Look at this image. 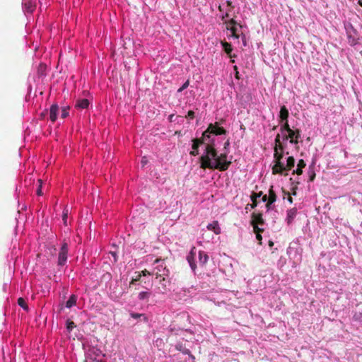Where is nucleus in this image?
I'll use <instances>...</instances> for the list:
<instances>
[{
  "label": "nucleus",
  "instance_id": "nucleus-1",
  "mask_svg": "<svg viewBox=\"0 0 362 362\" xmlns=\"http://www.w3.org/2000/svg\"><path fill=\"white\" fill-rule=\"evenodd\" d=\"M204 153L199 158L200 168L202 169H217L220 171H226L231 165V161L227 160L226 153L218 155L214 144L206 146Z\"/></svg>",
  "mask_w": 362,
  "mask_h": 362
},
{
  "label": "nucleus",
  "instance_id": "nucleus-2",
  "mask_svg": "<svg viewBox=\"0 0 362 362\" xmlns=\"http://www.w3.org/2000/svg\"><path fill=\"white\" fill-rule=\"evenodd\" d=\"M159 264L154 269L152 274L155 275L156 279L160 278V281H165V277L169 274V270L166 268V265L163 261L156 259L154 262Z\"/></svg>",
  "mask_w": 362,
  "mask_h": 362
},
{
  "label": "nucleus",
  "instance_id": "nucleus-3",
  "mask_svg": "<svg viewBox=\"0 0 362 362\" xmlns=\"http://www.w3.org/2000/svg\"><path fill=\"white\" fill-rule=\"evenodd\" d=\"M284 157V151H274V165L272 168V174L277 175L281 173V170L283 166L282 158Z\"/></svg>",
  "mask_w": 362,
  "mask_h": 362
},
{
  "label": "nucleus",
  "instance_id": "nucleus-4",
  "mask_svg": "<svg viewBox=\"0 0 362 362\" xmlns=\"http://www.w3.org/2000/svg\"><path fill=\"white\" fill-rule=\"evenodd\" d=\"M207 134H213L214 135H223L226 134V130L223 127H219L218 122L214 124H209L207 129L204 132V136L208 135Z\"/></svg>",
  "mask_w": 362,
  "mask_h": 362
},
{
  "label": "nucleus",
  "instance_id": "nucleus-5",
  "mask_svg": "<svg viewBox=\"0 0 362 362\" xmlns=\"http://www.w3.org/2000/svg\"><path fill=\"white\" fill-rule=\"evenodd\" d=\"M346 30L349 44L351 46L356 45L358 40V36L356 30L353 28L351 25L346 26Z\"/></svg>",
  "mask_w": 362,
  "mask_h": 362
},
{
  "label": "nucleus",
  "instance_id": "nucleus-6",
  "mask_svg": "<svg viewBox=\"0 0 362 362\" xmlns=\"http://www.w3.org/2000/svg\"><path fill=\"white\" fill-rule=\"evenodd\" d=\"M68 255V245L64 243L60 248L58 255V265L63 266L66 264Z\"/></svg>",
  "mask_w": 362,
  "mask_h": 362
},
{
  "label": "nucleus",
  "instance_id": "nucleus-7",
  "mask_svg": "<svg viewBox=\"0 0 362 362\" xmlns=\"http://www.w3.org/2000/svg\"><path fill=\"white\" fill-rule=\"evenodd\" d=\"M301 131L299 129H291L288 134L290 139V143L293 144H297L299 142V139H300Z\"/></svg>",
  "mask_w": 362,
  "mask_h": 362
},
{
  "label": "nucleus",
  "instance_id": "nucleus-8",
  "mask_svg": "<svg viewBox=\"0 0 362 362\" xmlns=\"http://www.w3.org/2000/svg\"><path fill=\"white\" fill-rule=\"evenodd\" d=\"M295 158L293 156H289L287 158L286 160V165H285L283 163L282 169L281 170V173H279L278 175H283L284 171H289L291 170L295 165Z\"/></svg>",
  "mask_w": 362,
  "mask_h": 362
},
{
  "label": "nucleus",
  "instance_id": "nucleus-9",
  "mask_svg": "<svg viewBox=\"0 0 362 362\" xmlns=\"http://www.w3.org/2000/svg\"><path fill=\"white\" fill-rule=\"evenodd\" d=\"M175 349L177 351L182 352V354L188 355L192 360L195 359L194 356L192 354V353L189 351V349L186 348L185 345L183 344L182 343H181V342L177 343L175 345Z\"/></svg>",
  "mask_w": 362,
  "mask_h": 362
},
{
  "label": "nucleus",
  "instance_id": "nucleus-10",
  "mask_svg": "<svg viewBox=\"0 0 362 362\" xmlns=\"http://www.w3.org/2000/svg\"><path fill=\"white\" fill-rule=\"evenodd\" d=\"M59 111V107L57 104L51 105L49 109V118L52 122H54L57 120Z\"/></svg>",
  "mask_w": 362,
  "mask_h": 362
},
{
  "label": "nucleus",
  "instance_id": "nucleus-11",
  "mask_svg": "<svg viewBox=\"0 0 362 362\" xmlns=\"http://www.w3.org/2000/svg\"><path fill=\"white\" fill-rule=\"evenodd\" d=\"M202 144V141L199 139H194L192 140V151H190L189 154L193 156H196L199 154V147Z\"/></svg>",
  "mask_w": 362,
  "mask_h": 362
},
{
  "label": "nucleus",
  "instance_id": "nucleus-12",
  "mask_svg": "<svg viewBox=\"0 0 362 362\" xmlns=\"http://www.w3.org/2000/svg\"><path fill=\"white\" fill-rule=\"evenodd\" d=\"M195 255V247H193L187 257V260L189 262V266L192 270H194L197 267L194 262Z\"/></svg>",
  "mask_w": 362,
  "mask_h": 362
},
{
  "label": "nucleus",
  "instance_id": "nucleus-13",
  "mask_svg": "<svg viewBox=\"0 0 362 362\" xmlns=\"http://www.w3.org/2000/svg\"><path fill=\"white\" fill-rule=\"evenodd\" d=\"M255 223L257 225H263L264 221L262 218V214L261 213H252L251 223Z\"/></svg>",
  "mask_w": 362,
  "mask_h": 362
},
{
  "label": "nucleus",
  "instance_id": "nucleus-14",
  "mask_svg": "<svg viewBox=\"0 0 362 362\" xmlns=\"http://www.w3.org/2000/svg\"><path fill=\"white\" fill-rule=\"evenodd\" d=\"M89 105L90 102L88 99H78L76 100L75 107L78 109H86L88 107Z\"/></svg>",
  "mask_w": 362,
  "mask_h": 362
},
{
  "label": "nucleus",
  "instance_id": "nucleus-15",
  "mask_svg": "<svg viewBox=\"0 0 362 362\" xmlns=\"http://www.w3.org/2000/svg\"><path fill=\"white\" fill-rule=\"evenodd\" d=\"M206 228L208 230L214 231L216 235L220 234L221 231L217 221H214L211 223L208 224Z\"/></svg>",
  "mask_w": 362,
  "mask_h": 362
},
{
  "label": "nucleus",
  "instance_id": "nucleus-16",
  "mask_svg": "<svg viewBox=\"0 0 362 362\" xmlns=\"http://www.w3.org/2000/svg\"><path fill=\"white\" fill-rule=\"evenodd\" d=\"M297 214L296 208H292L287 211L286 221L288 224H291Z\"/></svg>",
  "mask_w": 362,
  "mask_h": 362
},
{
  "label": "nucleus",
  "instance_id": "nucleus-17",
  "mask_svg": "<svg viewBox=\"0 0 362 362\" xmlns=\"http://www.w3.org/2000/svg\"><path fill=\"white\" fill-rule=\"evenodd\" d=\"M306 166V163L304 160L300 159L298 160V163L297 164V168L296 170L293 171V174H297L298 175H300L303 173V169Z\"/></svg>",
  "mask_w": 362,
  "mask_h": 362
},
{
  "label": "nucleus",
  "instance_id": "nucleus-18",
  "mask_svg": "<svg viewBox=\"0 0 362 362\" xmlns=\"http://www.w3.org/2000/svg\"><path fill=\"white\" fill-rule=\"evenodd\" d=\"M288 116H289V112H288V109L286 108V107L285 105L282 106L280 109V112H279V117L281 119V121L283 122V121L288 120Z\"/></svg>",
  "mask_w": 362,
  "mask_h": 362
},
{
  "label": "nucleus",
  "instance_id": "nucleus-19",
  "mask_svg": "<svg viewBox=\"0 0 362 362\" xmlns=\"http://www.w3.org/2000/svg\"><path fill=\"white\" fill-rule=\"evenodd\" d=\"M262 194V192H259V193H255V192H253L251 196H250V198H251V200L252 202V204H251V207L252 209H254L255 207L257 206V201H256V199L260 197Z\"/></svg>",
  "mask_w": 362,
  "mask_h": 362
},
{
  "label": "nucleus",
  "instance_id": "nucleus-20",
  "mask_svg": "<svg viewBox=\"0 0 362 362\" xmlns=\"http://www.w3.org/2000/svg\"><path fill=\"white\" fill-rule=\"evenodd\" d=\"M221 44L226 53H227L230 58L233 57L234 56L230 54L233 51L231 45L227 42H222Z\"/></svg>",
  "mask_w": 362,
  "mask_h": 362
},
{
  "label": "nucleus",
  "instance_id": "nucleus-21",
  "mask_svg": "<svg viewBox=\"0 0 362 362\" xmlns=\"http://www.w3.org/2000/svg\"><path fill=\"white\" fill-rule=\"evenodd\" d=\"M207 134L208 135L204 136V133H203L202 137L199 138L202 141V144H204V143H206V146H207V145L211 144H214V139H211V134Z\"/></svg>",
  "mask_w": 362,
  "mask_h": 362
},
{
  "label": "nucleus",
  "instance_id": "nucleus-22",
  "mask_svg": "<svg viewBox=\"0 0 362 362\" xmlns=\"http://www.w3.org/2000/svg\"><path fill=\"white\" fill-rule=\"evenodd\" d=\"M208 259H209V257L206 255V253H205L203 251H200L199 252V264H200L204 265L207 262Z\"/></svg>",
  "mask_w": 362,
  "mask_h": 362
},
{
  "label": "nucleus",
  "instance_id": "nucleus-23",
  "mask_svg": "<svg viewBox=\"0 0 362 362\" xmlns=\"http://www.w3.org/2000/svg\"><path fill=\"white\" fill-rule=\"evenodd\" d=\"M77 297L75 295H71L69 300L66 303V307L68 308H71L72 306L75 305L76 303Z\"/></svg>",
  "mask_w": 362,
  "mask_h": 362
},
{
  "label": "nucleus",
  "instance_id": "nucleus-24",
  "mask_svg": "<svg viewBox=\"0 0 362 362\" xmlns=\"http://www.w3.org/2000/svg\"><path fill=\"white\" fill-rule=\"evenodd\" d=\"M269 204H273L276 200V194L275 192L273 189V186H271L269 190Z\"/></svg>",
  "mask_w": 362,
  "mask_h": 362
},
{
  "label": "nucleus",
  "instance_id": "nucleus-25",
  "mask_svg": "<svg viewBox=\"0 0 362 362\" xmlns=\"http://www.w3.org/2000/svg\"><path fill=\"white\" fill-rule=\"evenodd\" d=\"M130 316L134 319H139L142 318L144 322H148V317L145 315V314L136 313H130Z\"/></svg>",
  "mask_w": 362,
  "mask_h": 362
},
{
  "label": "nucleus",
  "instance_id": "nucleus-26",
  "mask_svg": "<svg viewBox=\"0 0 362 362\" xmlns=\"http://www.w3.org/2000/svg\"><path fill=\"white\" fill-rule=\"evenodd\" d=\"M151 293L148 291H141L139 293L138 298L140 300H148L150 297Z\"/></svg>",
  "mask_w": 362,
  "mask_h": 362
},
{
  "label": "nucleus",
  "instance_id": "nucleus-27",
  "mask_svg": "<svg viewBox=\"0 0 362 362\" xmlns=\"http://www.w3.org/2000/svg\"><path fill=\"white\" fill-rule=\"evenodd\" d=\"M160 281V286H158V289L160 290V293H164L167 291V284L168 281L165 279V281Z\"/></svg>",
  "mask_w": 362,
  "mask_h": 362
},
{
  "label": "nucleus",
  "instance_id": "nucleus-28",
  "mask_svg": "<svg viewBox=\"0 0 362 362\" xmlns=\"http://www.w3.org/2000/svg\"><path fill=\"white\" fill-rule=\"evenodd\" d=\"M69 106H64L62 107L61 111V117L62 118H66L69 116Z\"/></svg>",
  "mask_w": 362,
  "mask_h": 362
},
{
  "label": "nucleus",
  "instance_id": "nucleus-29",
  "mask_svg": "<svg viewBox=\"0 0 362 362\" xmlns=\"http://www.w3.org/2000/svg\"><path fill=\"white\" fill-rule=\"evenodd\" d=\"M284 124L281 126L280 130L281 132L286 131L288 132L291 129L290 128V126L288 124V121H283Z\"/></svg>",
  "mask_w": 362,
  "mask_h": 362
},
{
  "label": "nucleus",
  "instance_id": "nucleus-30",
  "mask_svg": "<svg viewBox=\"0 0 362 362\" xmlns=\"http://www.w3.org/2000/svg\"><path fill=\"white\" fill-rule=\"evenodd\" d=\"M18 304L19 305V306L23 308L25 310H28V306L25 300L23 298H19L18 299Z\"/></svg>",
  "mask_w": 362,
  "mask_h": 362
},
{
  "label": "nucleus",
  "instance_id": "nucleus-31",
  "mask_svg": "<svg viewBox=\"0 0 362 362\" xmlns=\"http://www.w3.org/2000/svg\"><path fill=\"white\" fill-rule=\"evenodd\" d=\"M75 327L76 325L73 321L70 320H68L66 321V329H68L69 332H71Z\"/></svg>",
  "mask_w": 362,
  "mask_h": 362
},
{
  "label": "nucleus",
  "instance_id": "nucleus-32",
  "mask_svg": "<svg viewBox=\"0 0 362 362\" xmlns=\"http://www.w3.org/2000/svg\"><path fill=\"white\" fill-rule=\"evenodd\" d=\"M230 31H231V33H232V36L235 37V38H239L240 35L238 33V28L236 26H231V28H230Z\"/></svg>",
  "mask_w": 362,
  "mask_h": 362
},
{
  "label": "nucleus",
  "instance_id": "nucleus-33",
  "mask_svg": "<svg viewBox=\"0 0 362 362\" xmlns=\"http://www.w3.org/2000/svg\"><path fill=\"white\" fill-rule=\"evenodd\" d=\"M68 212H69L68 209H67V208H65V209H64L63 215H62V220H63V222H64V225H66V224H67Z\"/></svg>",
  "mask_w": 362,
  "mask_h": 362
},
{
  "label": "nucleus",
  "instance_id": "nucleus-34",
  "mask_svg": "<svg viewBox=\"0 0 362 362\" xmlns=\"http://www.w3.org/2000/svg\"><path fill=\"white\" fill-rule=\"evenodd\" d=\"M251 225L253 227V230H254V232L257 234V233H261L264 231V229L263 228H260L258 227V225L257 224H255V223H251Z\"/></svg>",
  "mask_w": 362,
  "mask_h": 362
},
{
  "label": "nucleus",
  "instance_id": "nucleus-35",
  "mask_svg": "<svg viewBox=\"0 0 362 362\" xmlns=\"http://www.w3.org/2000/svg\"><path fill=\"white\" fill-rule=\"evenodd\" d=\"M38 187H37V189L36 190V193L38 196H41L42 194V180H38Z\"/></svg>",
  "mask_w": 362,
  "mask_h": 362
},
{
  "label": "nucleus",
  "instance_id": "nucleus-36",
  "mask_svg": "<svg viewBox=\"0 0 362 362\" xmlns=\"http://www.w3.org/2000/svg\"><path fill=\"white\" fill-rule=\"evenodd\" d=\"M189 80L186 81L182 84V86L177 90V92L178 93H181L182 90H184L185 89H186L189 86Z\"/></svg>",
  "mask_w": 362,
  "mask_h": 362
},
{
  "label": "nucleus",
  "instance_id": "nucleus-37",
  "mask_svg": "<svg viewBox=\"0 0 362 362\" xmlns=\"http://www.w3.org/2000/svg\"><path fill=\"white\" fill-rule=\"evenodd\" d=\"M284 151V147L283 144H277V146H274V151Z\"/></svg>",
  "mask_w": 362,
  "mask_h": 362
},
{
  "label": "nucleus",
  "instance_id": "nucleus-38",
  "mask_svg": "<svg viewBox=\"0 0 362 362\" xmlns=\"http://www.w3.org/2000/svg\"><path fill=\"white\" fill-rule=\"evenodd\" d=\"M274 141H275V146H277V144H282L281 142V136L279 134H278L276 136Z\"/></svg>",
  "mask_w": 362,
  "mask_h": 362
},
{
  "label": "nucleus",
  "instance_id": "nucleus-39",
  "mask_svg": "<svg viewBox=\"0 0 362 362\" xmlns=\"http://www.w3.org/2000/svg\"><path fill=\"white\" fill-rule=\"evenodd\" d=\"M141 277V274H139L136 278L133 279L130 282V286L134 284L136 281H139Z\"/></svg>",
  "mask_w": 362,
  "mask_h": 362
},
{
  "label": "nucleus",
  "instance_id": "nucleus-40",
  "mask_svg": "<svg viewBox=\"0 0 362 362\" xmlns=\"http://www.w3.org/2000/svg\"><path fill=\"white\" fill-rule=\"evenodd\" d=\"M195 116V114H194V112L192 111V110H189L188 112H187V117L190 118V119H194Z\"/></svg>",
  "mask_w": 362,
  "mask_h": 362
},
{
  "label": "nucleus",
  "instance_id": "nucleus-41",
  "mask_svg": "<svg viewBox=\"0 0 362 362\" xmlns=\"http://www.w3.org/2000/svg\"><path fill=\"white\" fill-rule=\"evenodd\" d=\"M315 178V173L314 171H312L310 174L309 180L313 182Z\"/></svg>",
  "mask_w": 362,
  "mask_h": 362
},
{
  "label": "nucleus",
  "instance_id": "nucleus-42",
  "mask_svg": "<svg viewBox=\"0 0 362 362\" xmlns=\"http://www.w3.org/2000/svg\"><path fill=\"white\" fill-rule=\"evenodd\" d=\"M256 238H257V239L259 240V245H262V242H261V241H262V235H261V233H257V234H256Z\"/></svg>",
  "mask_w": 362,
  "mask_h": 362
},
{
  "label": "nucleus",
  "instance_id": "nucleus-43",
  "mask_svg": "<svg viewBox=\"0 0 362 362\" xmlns=\"http://www.w3.org/2000/svg\"><path fill=\"white\" fill-rule=\"evenodd\" d=\"M141 276H147V275H151L152 274L151 272H149L148 270L146 269H144L141 272Z\"/></svg>",
  "mask_w": 362,
  "mask_h": 362
},
{
  "label": "nucleus",
  "instance_id": "nucleus-44",
  "mask_svg": "<svg viewBox=\"0 0 362 362\" xmlns=\"http://www.w3.org/2000/svg\"><path fill=\"white\" fill-rule=\"evenodd\" d=\"M228 24H230L231 26H235L237 23L233 18H232L228 21Z\"/></svg>",
  "mask_w": 362,
  "mask_h": 362
},
{
  "label": "nucleus",
  "instance_id": "nucleus-45",
  "mask_svg": "<svg viewBox=\"0 0 362 362\" xmlns=\"http://www.w3.org/2000/svg\"><path fill=\"white\" fill-rule=\"evenodd\" d=\"M268 200H269V197H267V195H266V194H265V195H264V196L262 197V201H263L264 202H267V201L268 202Z\"/></svg>",
  "mask_w": 362,
  "mask_h": 362
},
{
  "label": "nucleus",
  "instance_id": "nucleus-46",
  "mask_svg": "<svg viewBox=\"0 0 362 362\" xmlns=\"http://www.w3.org/2000/svg\"><path fill=\"white\" fill-rule=\"evenodd\" d=\"M272 204H269V200H268L267 203L266 204V207L267 209V210H269L271 209V205Z\"/></svg>",
  "mask_w": 362,
  "mask_h": 362
},
{
  "label": "nucleus",
  "instance_id": "nucleus-47",
  "mask_svg": "<svg viewBox=\"0 0 362 362\" xmlns=\"http://www.w3.org/2000/svg\"><path fill=\"white\" fill-rule=\"evenodd\" d=\"M242 40L243 42L244 45H246V39L245 35H242Z\"/></svg>",
  "mask_w": 362,
  "mask_h": 362
},
{
  "label": "nucleus",
  "instance_id": "nucleus-48",
  "mask_svg": "<svg viewBox=\"0 0 362 362\" xmlns=\"http://www.w3.org/2000/svg\"><path fill=\"white\" fill-rule=\"evenodd\" d=\"M226 4H227L228 6L233 8V6H232V2L230 1H226Z\"/></svg>",
  "mask_w": 362,
  "mask_h": 362
},
{
  "label": "nucleus",
  "instance_id": "nucleus-49",
  "mask_svg": "<svg viewBox=\"0 0 362 362\" xmlns=\"http://www.w3.org/2000/svg\"><path fill=\"white\" fill-rule=\"evenodd\" d=\"M230 145V142L228 140L225 144H224V148H227L228 146Z\"/></svg>",
  "mask_w": 362,
  "mask_h": 362
},
{
  "label": "nucleus",
  "instance_id": "nucleus-50",
  "mask_svg": "<svg viewBox=\"0 0 362 362\" xmlns=\"http://www.w3.org/2000/svg\"><path fill=\"white\" fill-rule=\"evenodd\" d=\"M289 139L288 134L283 136L284 140H288Z\"/></svg>",
  "mask_w": 362,
  "mask_h": 362
},
{
  "label": "nucleus",
  "instance_id": "nucleus-51",
  "mask_svg": "<svg viewBox=\"0 0 362 362\" xmlns=\"http://www.w3.org/2000/svg\"><path fill=\"white\" fill-rule=\"evenodd\" d=\"M146 160H144V158H143L141 160L142 165L144 166L146 165Z\"/></svg>",
  "mask_w": 362,
  "mask_h": 362
},
{
  "label": "nucleus",
  "instance_id": "nucleus-52",
  "mask_svg": "<svg viewBox=\"0 0 362 362\" xmlns=\"http://www.w3.org/2000/svg\"><path fill=\"white\" fill-rule=\"evenodd\" d=\"M288 201L290 202V203H292L293 202V199L291 197H288Z\"/></svg>",
  "mask_w": 362,
  "mask_h": 362
},
{
  "label": "nucleus",
  "instance_id": "nucleus-53",
  "mask_svg": "<svg viewBox=\"0 0 362 362\" xmlns=\"http://www.w3.org/2000/svg\"><path fill=\"white\" fill-rule=\"evenodd\" d=\"M235 78H238V79L239 78V73H238V71H236V73H235Z\"/></svg>",
  "mask_w": 362,
  "mask_h": 362
},
{
  "label": "nucleus",
  "instance_id": "nucleus-54",
  "mask_svg": "<svg viewBox=\"0 0 362 362\" xmlns=\"http://www.w3.org/2000/svg\"><path fill=\"white\" fill-rule=\"evenodd\" d=\"M358 4L362 7V0H358Z\"/></svg>",
  "mask_w": 362,
  "mask_h": 362
},
{
  "label": "nucleus",
  "instance_id": "nucleus-55",
  "mask_svg": "<svg viewBox=\"0 0 362 362\" xmlns=\"http://www.w3.org/2000/svg\"><path fill=\"white\" fill-rule=\"evenodd\" d=\"M234 70H235L236 71H238V67H237V66H234Z\"/></svg>",
  "mask_w": 362,
  "mask_h": 362
},
{
  "label": "nucleus",
  "instance_id": "nucleus-56",
  "mask_svg": "<svg viewBox=\"0 0 362 362\" xmlns=\"http://www.w3.org/2000/svg\"><path fill=\"white\" fill-rule=\"evenodd\" d=\"M273 245H274V243H273L272 241H270V242H269V246H271V247H272Z\"/></svg>",
  "mask_w": 362,
  "mask_h": 362
},
{
  "label": "nucleus",
  "instance_id": "nucleus-57",
  "mask_svg": "<svg viewBox=\"0 0 362 362\" xmlns=\"http://www.w3.org/2000/svg\"><path fill=\"white\" fill-rule=\"evenodd\" d=\"M354 317L356 319V320H360L361 318L356 317V315L354 316Z\"/></svg>",
  "mask_w": 362,
  "mask_h": 362
}]
</instances>
